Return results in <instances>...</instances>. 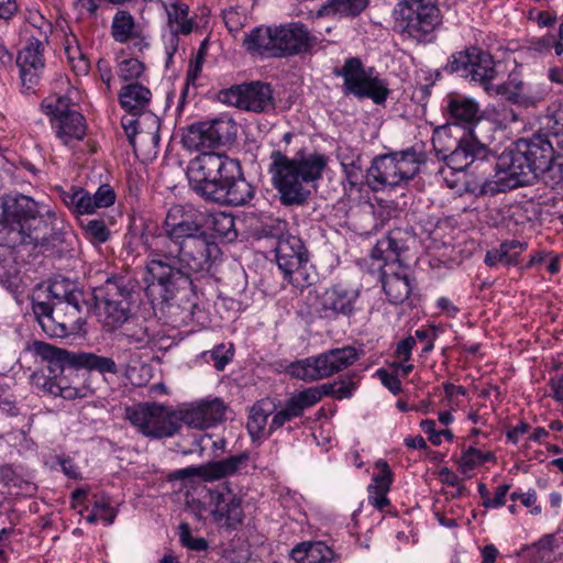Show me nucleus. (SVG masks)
Here are the masks:
<instances>
[{
    "label": "nucleus",
    "mask_w": 563,
    "mask_h": 563,
    "mask_svg": "<svg viewBox=\"0 0 563 563\" xmlns=\"http://www.w3.org/2000/svg\"><path fill=\"white\" fill-rule=\"evenodd\" d=\"M191 189L203 199L224 206H244L254 197L239 161L225 154L203 152L189 163Z\"/></svg>",
    "instance_id": "f257e3e1"
},
{
    "label": "nucleus",
    "mask_w": 563,
    "mask_h": 563,
    "mask_svg": "<svg viewBox=\"0 0 563 563\" xmlns=\"http://www.w3.org/2000/svg\"><path fill=\"white\" fill-rule=\"evenodd\" d=\"M52 210H42L30 196L15 194L0 197V245L19 246L57 245L62 233L55 228Z\"/></svg>",
    "instance_id": "f03ea898"
},
{
    "label": "nucleus",
    "mask_w": 563,
    "mask_h": 563,
    "mask_svg": "<svg viewBox=\"0 0 563 563\" xmlns=\"http://www.w3.org/2000/svg\"><path fill=\"white\" fill-rule=\"evenodd\" d=\"M559 159L548 136L534 135L519 139L504 151L493 166L495 180L484 179L482 192L494 195L528 186Z\"/></svg>",
    "instance_id": "7ed1b4c3"
},
{
    "label": "nucleus",
    "mask_w": 563,
    "mask_h": 563,
    "mask_svg": "<svg viewBox=\"0 0 563 563\" xmlns=\"http://www.w3.org/2000/svg\"><path fill=\"white\" fill-rule=\"evenodd\" d=\"M162 252L150 255V274L166 290L178 280L189 279L192 274H208L221 256V250L207 231L178 244H170Z\"/></svg>",
    "instance_id": "20e7f679"
},
{
    "label": "nucleus",
    "mask_w": 563,
    "mask_h": 563,
    "mask_svg": "<svg viewBox=\"0 0 563 563\" xmlns=\"http://www.w3.org/2000/svg\"><path fill=\"white\" fill-rule=\"evenodd\" d=\"M268 173L279 201L285 207L303 206L311 196L314 184L322 177L328 157L318 152H298L288 157L279 150L271 153Z\"/></svg>",
    "instance_id": "39448f33"
},
{
    "label": "nucleus",
    "mask_w": 563,
    "mask_h": 563,
    "mask_svg": "<svg viewBox=\"0 0 563 563\" xmlns=\"http://www.w3.org/2000/svg\"><path fill=\"white\" fill-rule=\"evenodd\" d=\"M137 282L129 276H113L93 289L99 320L107 331H114L131 318L132 296Z\"/></svg>",
    "instance_id": "423d86ee"
},
{
    "label": "nucleus",
    "mask_w": 563,
    "mask_h": 563,
    "mask_svg": "<svg viewBox=\"0 0 563 563\" xmlns=\"http://www.w3.org/2000/svg\"><path fill=\"white\" fill-rule=\"evenodd\" d=\"M424 159V154L415 147L379 155L367 169L366 183L374 191L399 186L419 174Z\"/></svg>",
    "instance_id": "0eeeda50"
},
{
    "label": "nucleus",
    "mask_w": 563,
    "mask_h": 563,
    "mask_svg": "<svg viewBox=\"0 0 563 563\" xmlns=\"http://www.w3.org/2000/svg\"><path fill=\"white\" fill-rule=\"evenodd\" d=\"M82 294L70 301L33 302L32 310L42 330L52 338H66L80 329Z\"/></svg>",
    "instance_id": "6e6552de"
},
{
    "label": "nucleus",
    "mask_w": 563,
    "mask_h": 563,
    "mask_svg": "<svg viewBox=\"0 0 563 563\" xmlns=\"http://www.w3.org/2000/svg\"><path fill=\"white\" fill-rule=\"evenodd\" d=\"M357 358L356 349L347 345L292 362L286 367V373L297 379L313 382L330 377L347 368Z\"/></svg>",
    "instance_id": "1a4fd4ad"
},
{
    "label": "nucleus",
    "mask_w": 563,
    "mask_h": 563,
    "mask_svg": "<svg viewBox=\"0 0 563 563\" xmlns=\"http://www.w3.org/2000/svg\"><path fill=\"white\" fill-rule=\"evenodd\" d=\"M206 232L201 217L191 208L172 206L162 223V232L147 244L150 255L162 252L170 244H178Z\"/></svg>",
    "instance_id": "9d476101"
},
{
    "label": "nucleus",
    "mask_w": 563,
    "mask_h": 563,
    "mask_svg": "<svg viewBox=\"0 0 563 563\" xmlns=\"http://www.w3.org/2000/svg\"><path fill=\"white\" fill-rule=\"evenodd\" d=\"M333 74L343 77L344 96L371 99L376 104H383L390 92L387 81L373 76V69L366 70L357 57L347 58L341 68L333 70Z\"/></svg>",
    "instance_id": "9b49d317"
},
{
    "label": "nucleus",
    "mask_w": 563,
    "mask_h": 563,
    "mask_svg": "<svg viewBox=\"0 0 563 563\" xmlns=\"http://www.w3.org/2000/svg\"><path fill=\"white\" fill-rule=\"evenodd\" d=\"M125 419L143 435L153 439L170 438L180 429L179 408L172 410L156 402L128 407Z\"/></svg>",
    "instance_id": "f8f14e48"
},
{
    "label": "nucleus",
    "mask_w": 563,
    "mask_h": 563,
    "mask_svg": "<svg viewBox=\"0 0 563 563\" xmlns=\"http://www.w3.org/2000/svg\"><path fill=\"white\" fill-rule=\"evenodd\" d=\"M397 23L404 34L417 42H431L442 16L435 0H402Z\"/></svg>",
    "instance_id": "ddd939ff"
},
{
    "label": "nucleus",
    "mask_w": 563,
    "mask_h": 563,
    "mask_svg": "<svg viewBox=\"0 0 563 563\" xmlns=\"http://www.w3.org/2000/svg\"><path fill=\"white\" fill-rule=\"evenodd\" d=\"M445 70L448 73H459L461 76L481 84L486 92H493L492 80L496 77L497 71L495 62L487 52L471 47L454 53L451 55Z\"/></svg>",
    "instance_id": "4468645a"
},
{
    "label": "nucleus",
    "mask_w": 563,
    "mask_h": 563,
    "mask_svg": "<svg viewBox=\"0 0 563 563\" xmlns=\"http://www.w3.org/2000/svg\"><path fill=\"white\" fill-rule=\"evenodd\" d=\"M219 99L229 106L256 113L274 109L273 89L269 84L263 81L234 85L221 90Z\"/></svg>",
    "instance_id": "2eb2a0df"
},
{
    "label": "nucleus",
    "mask_w": 563,
    "mask_h": 563,
    "mask_svg": "<svg viewBox=\"0 0 563 563\" xmlns=\"http://www.w3.org/2000/svg\"><path fill=\"white\" fill-rule=\"evenodd\" d=\"M211 515L218 526L235 529L244 520L242 499L233 493L227 482L209 490Z\"/></svg>",
    "instance_id": "dca6fc26"
},
{
    "label": "nucleus",
    "mask_w": 563,
    "mask_h": 563,
    "mask_svg": "<svg viewBox=\"0 0 563 563\" xmlns=\"http://www.w3.org/2000/svg\"><path fill=\"white\" fill-rule=\"evenodd\" d=\"M274 57L294 56L309 52L317 43V37L301 23H289L274 27Z\"/></svg>",
    "instance_id": "f3484780"
},
{
    "label": "nucleus",
    "mask_w": 563,
    "mask_h": 563,
    "mask_svg": "<svg viewBox=\"0 0 563 563\" xmlns=\"http://www.w3.org/2000/svg\"><path fill=\"white\" fill-rule=\"evenodd\" d=\"M227 406L220 398L201 399L179 407L180 423L195 429H208L224 420Z\"/></svg>",
    "instance_id": "a211bd4d"
},
{
    "label": "nucleus",
    "mask_w": 563,
    "mask_h": 563,
    "mask_svg": "<svg viewBox=\"0 0 563 563\" xmlns=\"http://www.w3.org/2000/svg\"><path fill=\"white\" fill-rule=\"evenodd\" d=\"M44 48V41L31 36L18 54L16 65L20 68L22 86L26 90H33L40 84L45 68Z\"/></svg>",
    "instance_id": "6ab92c4d"
},
{
    "label": "nucleus",
    "mask_w": 563,
    "mask_h": 563,
    "mask_svg": "<svg viewBox=\"0 0 563 563\" xmlns=\"http://www.w3.org/2000/svg\"><path fill=\"white\" fill-rule=\"evenodd\" d=\"M275 256L278 267L290 282H297L294 275H302L301 266L308 261L307 250L297 236L282 234L275 246Z\"/></svg>",
    "instance_id": "aec40b11"
},
{
    "label": "nucleus",
    "mask_w": 563,
    "mask_h": 563,
    "mask_svg": "<svg viewBox=\"0 0 563 563\" xmlns=\"http://www.w3.org/2000/svg\"><path fill=\"white\" fill-rule=\"evenodd\" d=\"M228 128L229 122L220 119L191 124L183 135V144L196 151L216 147L223 142Z\"/></svg>",
    "instance_id": "412c9836"
},
{
    "label": "nucleus",
    "mask_w": 563,
    "mask_h": 563,
    "mask_svg": "<svg viewBox=\"0 0 563 563\" xmlns=\"http://www.w3.org/2000/svg\"><path fill=\"white\" fill-rule=\"evenodd\" d=\"M247 460L246 454L234 455L222 461L212 462L200 467H187L174 473L177 479H184L192 476H201L206 481H216L235 473L241 464Z\"/></svg>",
    "instance_id": "4be33fe9"
},
{
    "label": "nucleus",
    "mask_w": 563,
    "mask_h": 563,
    "mask_svg": "<svg viewBox=\"0 0 563 563\" xmlns=\"http://www.w3.org/2000/svg\"><path fill=\"white\" fill-rule=\"evenodd\" d=\"M380 280L391 303L399 305L409 298L412 286L407 266L394 267V264H389V271H382Z\"/></svg>",
    "instance_id": "5701e85b"
},
{
    "label": "nucleus",
    "mask_w": 563,
    "mask_h": 563,
    "mask_svg": "<svg viewBox=\"0 0 563 563\" xmlns=\"http://www.w3.org/2000/svg\"><path fill=\"white\" fill-rule=\"evenodd\" d=\"M356 294L335 285L327 289L320 297V311L324 318L338 314L350 316L354 310Z\"/></svg>",
    "instance_id": "b1692460"
},
{
    "label": "nucleus",
    "mask_w": 563,
    "mask_h": 563,
    "mask_svg": "<svg viewBox=\"0 0 563 563\" xmlns=\"http://www.w3.org/2000/svg\"><path fill=\"white\" fill-rule=\"evenodd\" d=\"M32 349L37 356L47 363V371L54 378H58L66 366L76 368L74 360L77 357V353L56 347L42 341H34Z\"/></svg>",
    "instance_id": "393cba45"
},
{
    "label": "nucleus",
    "mask_w": 563,
    "mask_h": 563,
    "mask_svg": "<svg viewBox=\"0 0 563 563\" xmlns=\"http://www.w3.org/2000/svg\"><path fill=\"white\" fill-rule=\"evenodd\" d=\"M119 103L130 115L136 117L143 114L151 102V90L139 84L132 82L123 86L118 95Z\"/></svg>",
    "instance_id": "a878e982"
},
{
    "label": "nucleus",
    "mask_w": 563,
    "mask_h": 563,
    "mask_svg": "<svg viewBox=\"0 0 563 563\" xmlns=\"http://www.w3.org/2000/svg\"><path fill=\"white\" fill-rule=\"evenodd\" d=\"M450 119L456 125L471 126L482 119L479 104L472 98L452 96L446 106Z\"/></svg>",
    "instance_id": "bb28decb"
},
{
    "label": "nucleus",
    "mask_w": 563,
    "mask_h": 563,
    "mask_svg": "<svg viewBox=\"0 0 563 563\" xmlns=\"http://www.w3.org/2000/svg\"><path fill=\"white\" fill-rule=\"evenodd\" d=\"M275 410V404L269 399H261L256 401L250 409L246 423L247 431L253 441L268 437L266 430L267 419Z\"/></svg>",
    "instance_id": "cd10ccee"
},
{
    "label": "nucleus",
    "mask_w": 563,
    "mask_h": 563,
    "mask_svg": "<svg viewBox=\"0 0 563 563\" xmlns=\"http://www.w3.org/2000/svg\"><path fill=\"white\" fill-rule=\"evenodd\" d=\"M297 563H328L334 559L333 550L324 542H301L290 552Z\"/></svg>",
    "instance_id": "c85d7f7f"
},
{
    "label": "nucleus",
    "mask_w": 563,
    "mask_h": 563,
    "mask_svg": "<svg viewBox=\"0 0 563 563\" xmlns=\"http://www.w3.org/2000/svg\"><path fill=\"white\" fill-rule=\"evenodd\" d=\"M376 466L380 472L374 476L373 484L368 486V501L378 510H384L389 504L386 495L391 483V472L385 461H378Z\"/></svg>",
    "instance_id": "c756f323"
},
{
    "label": "nucleus",
    "mask_w": 563,
    "mask_h": 563,
    "mask_svg": "<svg viewBox=\"0 0 563 563\" xmlns=\"http://www.w3.org/2000/svg\"><path fill=\"white\" fill-rule=\"evenodd\" d=\"M153 123L155 125L154 132H143L140 128V120L134 117H123L122 118V128L128 136L129 143L133 146L134 152L137 151V144L140 146H144L148 143H152L154 146H157L159 142L158 135V122L157 118H152Z\"/></svg>",
    "instance_id": "7c9ffc66"
},
{
    "label": "nucleus",
    "mask_w": 563,
    "mask_h": 563,
    "mask_svg": "<svg viewBox=\"0 0 563 563\" xmlns=\"http://www.w3.org/2000/svg\"><path fill=\"white\" fill-rule=\"evenodd\" d=\"M457 147L463 150L464 154H466V158L471 162V164L476 163L475 169L485 168L489 156L495 158L489 148L481 143L473 134V132L465 133L459 141ZM496 162V159H494ZM495 163L490 165L493 169Z\"/></svg>",
    "instance_id": "2f4dec72"
},
{
    "label": "nucleus",
    "mask_w": 563,
    "mask_h": 563,
    "mask_svg": "<svg viewBox=\"0 0 563 563\" xmlns=\"http://www.w3.org/2000/svg\"><path fill=\"white\" fill-rule=\"evenodd\" d=\"M57 136L65 143L76 140L80 141L86 135V123L85 118L79 112H73L65 115L64 119H59L54 124Z\"/></svg>",
    "instance_id": "473e14b6"
},
{
    "label": "nucleus",
    "mask_w": 563,
    "mask_h": 563,
    "mask_svg": "<svg viewBox=\"0 0 563 563\" xmlns=\"http://www.w3.org/2000/svg\"><path fill=\"white\" fill-rule=\"evenodd\" d=\"M247 51L274 57L275 34L272 27H256L243 41Z\"/></svg>",
    "instance_id": "72a5a7b5"
},
{
    "label": "nucleus",
    "mask_w": 563,
    "mask_h": 563,
    "mask_svg": "<svg viewBox=\"0 0 563 563\" xmlns=\"http://www.w3.org/2000/svg\"><path fill=\"white\" fill-rule=\"evenodd\" d=\"M74 361L77 369L85 368L90 372H98L102 375H117L119 373L118 365L112 357L101 356L90 352H77V357H75Z\"/></svg>",
    "instance_id": "f704fd0d"
},
{
    "label": "nucleus",
    "mask_w": 563,
    "mask_h": 563,
    "mask_svg": "<svg viewBox=\"0 0 563 563\" xmlns=\"http://www.w3.org/2000/svg\"><path fill=\"white\" fill-rule=\"evenodd\" d=\"M308 408L309 407L302 399L300 393L291 396L287 399L285 407L273 416L268 427V433H273L275 430L282 428L286 422L301 417L303 411Z\"/></svg>",
    "instance_id": "c9c22d12"
},
{
    "label": "nucleus",
    "mask_w": 563,
    "mask_h": 563,
    "mask_svg": "<svg viewBox=\"0 0 563 563\" xmlns=\"http://www.w3.org/2000/svg\"><path fill=\"white\" fill-rule=\"evenodd\" d=\"M135 27V21L131 13L120 10L112 20L111 35L114 41L126 43L137 36Z\"/></svg>",
    "instance_id": "e433bc0d"
},
{
    "label": "nucleus",
    "mask_w": 563,
    "mask_h": 563,
    "mask_svg": "<svg viewBox=\"0 0 563 563\" xmlns=\"http://www.w3.org/2000/svg\"><path fill=\"white\" fill-rule=\"evenodd\" d=\"M172 7L167 9V3L164 7L167 10L168 25L173 34L187 35L192 31V21L188 19V7L185 4H177L174 0H169Z\"/></svg>",
    "instance_id": "4c0bfd02"
},
{
    "label": "nucleus",
    "mask_w": 563,
    "mask_h": 563,
    "mask_svg": "<svg viewBox=\"0 0 563 563\" xmlns=\"http://www.w3.org/2000/svg\"><path fill=\"white\" fill-rule=\"evenodd\" d=\"M493 91L496 95L503 96L507 101L525 108L536 107L542 101V97L540 95L532 93L530 91H516L511 89L510 84H503L496 87L494 86Z\"/></svg>",
    "instance_id": "58836bf2"
},
{
    "label": "nucleus",
    "mask_w": 563,
    "mask_h": 563,
    "mask_svg": "<svg viewBox=\"0 0 563 563\" xmlns=\"http://www.w3.org/2000/svg\"><path fill=\"white\" fill-rule=\"evenodd\" d=\"M368 5V0H329L327 4H323L319 10L321 14L322 10H332L334 13H339L344 16H356Z\"/></svg>",
    "instance_id": "ea45409f"
},
{
    "label": "nucleus",
    "mask_w": 563,
    "mask_h": 563,
    "mask_svg": "<svg viewBox=\"0 0 563 563\" xmlns=\"http://www.w3.org/2000/svg\"><path fill=\"white\" fill-rule=\"evenodd\" d=\"M234 224V218L229 213L218 212L211 217V227L214 234L228 242H233L238 236Z\"/></svg>",
    "instance_id": "a19ab883"
},
{
    "label": "nucleus",
    "mask_w": 563,
    "mask_h": 563,
    "mask_svg": "<svg viewBox=\"0 0 563 563\" xmlns=\"http://www.w3.org/2000/svg\"><path fill=\"white\" fill-rule=\"evenodd\" d=\"M62 200L75 213H89V191L82 188H73L70 191H64Z\"/></svg>",
    "instance_id": "79ce46f5"
},
{
    "label": "nucleus",
    "mask_w": 563,
    "mask_h": 563,
    "mask_svg": "<svg viewBox=\"0 0 563 563\" xmlns=\"http://www.w3.org/2000/svg\"><path fill=\"white\" fill-rule=\"evenodd\" d=\"M41 107L46 112V114L54 119L55 122L59 119H64L65 115H68L73 112H78L71 108L70 100L67 97L44 99L41 103Z\"/></svg>",
    "instance_id": "37998d69"
},
{
    "label": "nucleus",
    "mask_w": 563,
    "mask_h": 563,
    "mask_svg": "<svg viewBox=\"0 0 563 563\" xmlns=\"http://www.w3.org/2000/svg\"><path fill=\"white\" fill-rule=\"evenodd\" d=\"M554 44L555 35L547 34L541 37H533L529 40L526 45L521 47V52L531 57L544 56L551 53Z\"/></svg>",
    "instance_id": "c03bdc74"
},
{
    "label": "nucleus",
    "mask_w": 563,
    "mask_h": 563,
    "mask_svg": "<svg viewBox=\"0 0 563 563\" xmlns=\"http://www.w3.org/2000/svg\"><path fill=\"white\" fill-rule=\"evenodd\" d=\"M335 382L325 383L319 386L306 388L299 393L307 406L310 408L319 402L323 397L332 396L335 398Z\"/></svg>",
    "instance_id": "a18cd8bd"
},
{
    "label": "nucleus",
    "mask_w": 563,
    "mask_h": 563,
    "mask_svg": "<svg viewBox=\"0 0 563 563\" xmlns=\"http://www.w3.org/2000/svg\"><path fill=\"white\" fill-rule=\"evenodd\" d=\"M202 357L208 363L212 362L217 371H223L233 357L232 345L227 347L224 344H219L213 350L203 352Z\"/></svg>",
    "instance_id": "49530a36"
},
{
    "label": "nucleus",
    "mask_w": 563,
    "mask_h": 563,
    "mask_svg": "<svg viewBox=\"0 0 563 563\" xmlns=\"http://www.w3.org/2000/svg\"><path fill=\"white\" fill-rule=\"evenodd\" d=\"M115 192L110 185H101L92 196L89 194V213H93L98 208L112 206L115 201Z\"/></svg>",
    "instance_id": "de8ad7c7"
},
{
    "label": "nucleus",
    "mask_w": 563,
    "mask_h": 563,
    "mask_svg": "<svg viewBox=\"0 0 563 563\" xmlns=\"http://www.w3.org/2000/svg\"><path fill=\"white\" fill-rule=\"evenodd\" d=\"M526 249V244L517 241H505L503 242L497 250L498 256L503 258V263L506 265H516L518 262V256Z\"/></svg>",
    "instance_id": "09e8293b"
},
{
    "label": "nucleus",
    "mask_w": 563,
    "mask_h": 563,
    "mask_svg": "<svg viewBox=\"0 0 563 563\" xmlns=\"http://www.w3.org/2000/svg\"><path fill=\"white\" fill-rule=\"evenodd\" d=\"M400 230L391 231L383 241L390 242L388 253L391 256L394 267L406 266L404 264L402 254L407 251V246L399 239Z\"/></svg>",
    "instance_id": "8fccbe9b"
},
{
    "label": "nucleus",
    "mask_w": 563,
    "mask_h": 563,
    "mask_svg": "<svg viewBox=\"0 0 563 563\" xmlns=\"http://www.w3.org/2000/svg\"><path fill=\"white\" fill-rule=\"evenodd\" d=\"M144 71V65L137 58L123 59L118 65V76L123 81L136 80Z\"/></svg>",
    "instance_id": "3c124183"
},
{
    "label": "nucleus",
    "mask_w": 563,
    "mask_h": 563,
    "mask_svg": "<svg viewBox=\"0 0 563 563\" xmlns=\"http://www.w3.org/2000/svg\"><path fill=\"white\" fill-rule=\"evenodd\" d=\"M48 292L53 301H70L73 295L81 294L71 283L65 279L52 283Z\"/></svg>",
    "instance_id": "603ef678"
},
{
    "label": "nucleus",
    "mask_w": 563,
    "mask_h": 563,
    "mask_svg": "<svg viewBox=\"0 0 563 563\" xmlns=\"http://www.w3.org/2000/svg\"><path fill=\"white\" fill-rule=\"evenodd\" d=\"M84 230L87 238L92 243H104L110 236L109 229L107 228L104 221L100 219L89 220L86 224H84Z\"/></svg>",
    "instance_id": "864d4df0"
},
{
    "label": "nucleus",
    "mask_w": 563,
    "mask_h": 563,
    "mask_svg": "<svg viewBox=\"0 0 563 563\" xmlns=\"http://www.w3.org/2000/svg\"><path fill=\"white\" fill-rule=\"evenodd\" d=\"M179 541L181 545L194 551H203L208 548L206 539L192 537L190 526L186 522L179 526Z\"/></svg>",
    "instance_id": "5fc2aeb1"
},
{
    "label": "nucleus",
    "mask_w": 563,
    "mask_h": 563,
    "mask_svg": "<svg viewBox=\"0 0 563 563\" xmlns=\"http://www.w3.org/2000/svg\"><path fill=\"white\" fill-rule=\"evenodd\" d=\"M541 177L544 184L552 189H563V163L554 159V162L550 164L549 169H547Z\"/></svg>",
    "instance_id": "6e6d98bb"
},
{
    "label": "nucleus",
    "mask_w": 563,
    "mask_h": 563,
    "mask_svg": "<svg viewBox=\"0 0 563 563\" xmlns=\"http://www.w3.org/2000/svg\"><path fill=\"white\" fill-rule=\"evenodd\" d=\"M206 52H207V40H205L201 43L195 58L192 60H190L189 68H188L187 75H186L187 85L188 84L195 85L196 80L200 76V73L202 69V64L205 62Z\"/></svg>",
    "instance_id": "4d7b16f0"
},
{
    "label": "nucleus",
    "mask_w": 563,
    "mask_h": 563,
    "mask_svg": "<svg viewBox=\"0 0 563 563\" xmlns=\"http://www.w3.org/2000/svg\"><path fill=\"white\" fill-rule=\"evenodd\" d=\"M125 336L130 343H136L141 346L146 345L150 342L148 328L137 322H130L124 330Z\"/></svg>",
    "instance_id": "13d9d810"
},
{
    "label": "nucleus",
    "mask_w": 563,
    "mask_h": 563,
    "mask_svg": "<svg viewBox=\"0 0 563 563\" xmlns=\"http://www.w3.org/2000/svg\"><path fill=\"white\" fill-rule=\"evenodd\" d=\"M459 465L464 474L473 471L475 467L481 465V451L470 446L460 457Z\"/></svg>",
    "instance_id": "bf43d9fd"
},
{
    "label": "nucleus",
    "mask_w": 563,
    "mask_h": 563,
    "mask_svg": "<svg viewBox=\"0 0 563 563\" xmlns=\"http://www.w3.org/2000/svg\"><path fill=\"white\" fill-rule=\"evenodd\" d=\"M32 377L34 384L47 394L58 396V393H60L62 382H57V378H54L51 375L46 377L44 374L38 373L33 374Z\"/></svg>",
    "instance_id": "052dcab7"
},
{
    "label": "nucleus",
    "mask_w": 563,
    "mask_h": 563,
    "mask_svg": "<svg viewBox=\"0 0 563 563\" xmlns=\"http://www.w3.org/2000/svg\"><path fill=\"white\" fill-rule=\"evenodd\" d=\"M376 375L380 379L382 384L394 395H398L402 391L401 382L397 373H390L385 368H379Z\"/></svg>",
    "instance_id": "680f3d73"
},
{
    "label": "nucleus",
    "mask_w": 563,
    "mask_h": 563,
    "mask_svg": "<svg viewBox=\"0 0 563 563\" xmlns=\"http://www.w3.org/2000/svg\"><path fill=\"white\" fill-rule=\"evenodd\" d=\"M421 428L423 429V431L426 433L429 434V440L433 445L441 444V434H444V437L449 441H451L453 439V433L449 429L435 431V421H433V420H423L421 422Z\"/></svg>",
    "instance_id": "e2e57ef3"
},
{
    "label": "nucleus",
    "mask_w": 563,
    "mask_h": 563,
    "mask_svg": "<svg viewBox=\"0 0 563 563\" xmlns=\"http://www.w3.org/2000/svg\"><path fill=\"white\" fill-rule=\"evenodd\" d=\"M93 509L101 512L100 517L107 525L113 523L117 510L110 506L109 497L101 496L99 499H96Z\"/></svg>",
    "instance_id": "0e129e2a"
},
{
    "label": "nucleus",
    "mask_w": 563,
    "mask_h": 563,
    "mask_svg": "<svg viewBox=\"0 0 563 563\" xmlns=\"http://www.w3.org/2000/svg\"><path fill=\"white\" fill-rule=\"evenodd\" d=\"M444 159L446 161V164L455 170H463L467 166L472 165L466 158V154H464L463 150H460L457 145L450 152V154L444 155Z\"/></svg>",
    "instance_id": "69168bd1"
},
{
    "label": "nucleus",
    "mask_w": 563,
    "mask_h": 563,
    "mask_svg": "<svg viewBox=\"0 0 563 563\" xmlns=\"http://www.w3.org/2000/svg\"><path fill=\"white\" fill-rule=\"evenodd\" d=\"M66 53L73 70L77 75H87L90 67L89 60L78 49L74 51L75 54H78V57L73 54L70 47L66 48Z\"/></svg>",
    "instance_id": "338daca9"
},
{
    "label": "nucleus",
    "mask_w": 563,
    "mask_h": 563,
    "mask_svg": "<svg viewBox=\"0 0 563 563\" xmlns=\"http://www.w3.org/2000/svg\"><path fill=\"white\" fill-rule=\"evenodd\" d=\"M416 345V338L407 336L398 342L395 350V357L401 362H408L411 357V351Z\"/></svg>",
    "instance_id": "774afa93"
}]
</instances>
